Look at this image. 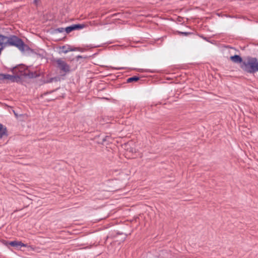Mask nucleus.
Wrapping results in <instances>:
<instances>
[{
  "mask_svg": "<svg viewBox=\"0 0 258 258\" xmlns=\"http://www.w3.org/2000/svg\"><path fill=\"white\" fill-rule=\"evenodd\" d=\"M73 25L75 30L83 29L86 26V25L85 24H73Z\"/></svg>",
  "mask_w": 258,
  "mask_h": 258,
  "instance_id": "12",
  "label": "nucleus"
},
{
  "mask_svg": "<svg viewBox=\"0 0 258 258\" xmlns=\"http://www.w3.org/2000/svg\"><path fill=\"white\" fill-rule=\"evenodd\" d=\"M33 3L35 5H37V3H38V1L37 0H34L33 1Z\"/></svg>",
  "mask_w": 258,
  "mask_h": 258,
  "instance_id": "20",
  "label": "nucleus"
},
{
  "mask_svg": "<svg viewBox=\"0 0 258 258\" xmlns=\"http://www.w3.org/2000/svg\"><path fill=\"white\" fill-rule=\"evenodd\" d=\"M230 59L234 63H240V65H242L244 61L240 55L237 54L231 56Z\"/></svg>",
  "mask_w": 258,
  "mask_h": 258,
  "instance_id": "8",
  "label": "nucleus"
},
{
  "mask_svg": "<svg viewBox=\"0 0 258 258\" xmlns=\"http://www.w3.org/2000/svg\"><path fill=\"white\" fill-rule=\"evenodd\" d=\"M61 49H62V52H63L64 53H67V52H68L69 51H76V50L80 51H84L83 49L81 48L80 47H72L70 45H68V46H65V45L62 46L61 47Z\"/></svg>",
  "mask_w": 258,
  "mask_h": 258,
  "instance_id": "6",
  "label": "nucleus"
},
{
  "mask_svg": "<svg viewBox=\"0 0 258 258\" xmlns=\"http://www.w3.org/2000/svg\"><path fill=\"white\" fill-rule=\"evenodd\" d=\"M55 31L59 33H62L65 31V29L63 28H58L55 30Z\"/></svg>",
  "mask_w": 258,
  "mask_h": 258,
  "instance_id": "16",
  "label": "nucleus"
},
{
  "mask_svg": "<svg viewBox=\"0 0 258 258\" xmlns=\"http://www.w3.org/2000/svg\"><path fill=\"white\" fill-rule=\"evenodd\" d=\"M8 244L11 246L15 247L18 249L21 248V247H27V244H24L20 241H12L9 242Z\"/></svg>",
  "mask_w": 258,
  "mask_h": 258,
  "instance_id": "7",
  "label": "nucleus"
},
{
  "mask_svg": "<svg viewBox=\"0 0 258 258\" xmlns=\"http://www.w3.org/2000/svg\"><path fill=\"white\" fill-rule=\"evenodd\" d=\"M8 39V37L0 34V46L3 47H6L7 45V40Z\"/></svg>",
  "mask_w": 258,
  "mask_h": 258,
  "instance_id": "10",
  "label": "nucleus"
},
{
  "mask_svg": "<svg viewBox=\"0 0 258 258\" xmlns=\"http://www.w3.org/2000/svg\"><path fill=\"white\" fill-rule=\"evenodd\" d=\"M53 80H55V81H56L57 79L56 78H49L48 80H47L46 82L47 83H51V82H52V81Z\"/></svg>",
  "mask_w": 258,
  "mask_h": 258,
  "instance_id": "17",
  "label": "nucleus"
},
{
  "mask_svg": "<svg viewBox=\"0 0 258 258\" xmlns=\"http://www.w3.org/2000/svg\"><path fill=\"white\" fill-rule=\"evenodd\" d=\"M19 70L18 69H15L14 71H17L20 72V75H21L22 77H28L29 78H35L38 76V75L36 72H31L28 68H26L24 65H19ZM16 73V72H15Z\"/></svg>",
  "mask_w": 258,
  "mask_h": 258,
  "instance_id": "4",
  "label": "nucleus"
},
{
  "mask_svg": "<svg viewBox=\"0 0 258 258\" xmlns=\"http://www.w3.org/2000/svg\"><path fill=\"white\" fill-rule=\"evenodd\" d=\"M140 80V78L138 76H134L133 77L128 78L126 80V82L129 83H132L133 82H137Z\"/></svg>",
  "mask_w": 258,
  "mask_h": 258,
  "instance_id": "11",
  "label": "nucleus"
},
{
  "mask_svg": "<svg viewBox=\"0 0 258 258\" xmlns=\"http://www.w3.org/2000/svg\"><path fill=\"white\" fill-rule=\"evenodd\" d=\"M8 136V134L7 127L3 124L0 123V139H2L5 136L7 137Z\"/></svg>",
  "mask_w": 258,
  "mask_h": 258,
  "instance_id": "9",
  "label": "nucleus"
},
{
  "mask_svg": "<svg viewBox=\"0 0 258 258\" xmlns=\"http://www.w3.org/2000/svg\"><path fill=\"white\" fill-rule=\"evenodd\" d=\"M6 46H14L17 47L22 52H25L30 49V47L16 35H11L8 37Z\"/></svg>",
  "mask_w": 258,
  "mask_h": 258,
  "instance_id": "2",
  "label": "nucleus"
},
{
  "mask_svg": "<svg viewBox=\"0 0 258 258\" xmlns=\"http://www.w3.org/2000/svg\"><path fill=\"white\" fill-rule=\"evenodd\" d=\"M240 67L245 73L254 74L258 72V60L256 57L248 56Z\"/></svg>",
  "mask_w": 258,
  "mask_h": 258,
  "instance_id": "1",
  "label": "nucleus"
},
{
  "mask_svg": "<svg viewBox=\"0 0 258 258\" xmlns=\"http://www.w3.org/2000/svg\"><path fill=\"white\" fill-rule=\"evenodd\" d=\"M177 34L181 35H184L185 36H189L190 35L192 34V33L191 32H181V31H177Z\"/></svg>",
  "mask_w": 258,
  "mask_h": 258,
  "instance_id": "15",
  "label": "nucleus"
},
{
  "mask_svg": "<svg viewBox=\"0 0 258 258\" xmlns=\"http://www.w3.org/2000/svg\"><path fill=\"white\" fill-rule=\"evenodd\" d=\"M6 75L4 74H0V80H6Z\"/></svg>",
  "mask_w": 258,
  "mask_h": 258,
  "instance_id": "18",
  "label": "nucleus"
},
{
  "mask_svg": "<svg viewBox=\"0 0 258 258\" xmlns=\"http://www.w3.org/2000/svg\"><path fill=\"white\" fill-rule=\"evenodd\" d=\"M18 68H19V66L13 68L12 69V72L14 75H10L9 74H6V80H9L12 82L21 83L22 82V78L21 75H20V72H18V70H17V71H16V73H15V71H14V70L15 69H18Z\"/></svg>",
  "mask_w": 258,
  "mask_h": 258,
  "instance_id": "5",
  "label": "nucleus"
},
{
  "mask_svg": "<svg viewBox=\"0 0 258 258\" xmlns=\"http://www.w3.org/2000/svg\"><path fill=\"white\" fill-rule=\"evenodd\" d=\"M120 13H115V14H114L112 15V17H115V16H117L118 15H120Z\"/></svg>",
  "mask_w": 258,
  "mask_h": 258,
  "instance_id": "19",
  "label": "nucleus"
},
{
  "mask_svg": "<svg viewBox=\"0 0 258 258\" xmlns=\"http://www.w3.org/2000/svg\"><path fill=\"white\" fill-rule=\"evenodd\" d=\"M77 59H78L79 58H83V56L81 55H78L77 56Z\"/></svg>",
  "mask_w": 258,
  "mask_h": 258,
  "instance_id": "21",
  "label": "nucleus"
},
{
  "mask_svg": "<svg viewBox=\"0 0 258 258\" xmlns=\"http://www.w3.org/2000/svg\"><path fill=\"white\" fill-rule=\"evenodd\" d=\"M110 139H111V138L109 136H105L102 137L101 139V142H99V143H101L102 144H105L106 142H110Z\"/></svg>",
  "mask_w": 258,
  "mask_h": 258,
  "instance_id": "13",
  "label": "nucleus"
},
{
  "mask_svg": "<svg viewBox=\"0 0 258 258\" xmlns=\"http://www.w3.org/2000/svg\"><path fill=\"white\" fill-rule=\"evenodd\" d=\"M74 30H74L73 25H71L70 26H68L65 28V31L67 33H70V32H71L72 31H73Z\"/></svg>",
  "mask_w": 258,
  "mask_h": 258,
  "instance_id": "14",
  "label": "nucleus"
},
{
  "mask_svg": "<svg viewBox=\"0 0 258 258\" xmlns=\"http://www.w3.org/2000/svg\"><path fill=\"white\" fill-rule=\"evenodd\" d=\"M53 61L55 67L60 70V73L63 74V76L70 72V66L61 58L54 59Z\"/></svg>",
  "mask_w": 258,
  "mask_h": 258,
  "instance_id": "3",
  "label": "nucleus"
}]
</instances>
